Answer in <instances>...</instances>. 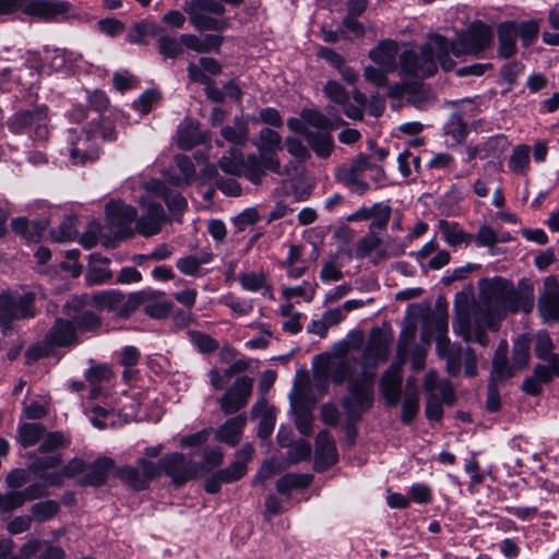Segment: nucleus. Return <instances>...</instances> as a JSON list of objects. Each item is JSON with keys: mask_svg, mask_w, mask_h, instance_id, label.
Returning a JSON list of instances; mask_svg holds the SVG:
<instances>
[{"mask_svg": "<svg viewBox=\"0 0 559 559\" xmlns=\"http://www.w3.org/2000/svg\"><path fill=\"white\" fill-rule=\"evenodd\" d=\"M533 306V287L526 282H479L478 297L468 304V294L459 293L455 298V329L465 341L488 344L485 329H493L508 311L520 309L528 312Z\"/></svg>", "mask_w": 559, "mask_h": 559, "instance_id": "nucleus-1", "label": "nucleus"}, {"mask_svg": "<svg viewBox=\"0 0 559 559\" xmlns=\"http://www.w3.org/2000/svg\"><path fill=\"white\" fill-rule=\"evenodd\" d=\"M357 365V358L347 354L329 358L316 373V378H329L336 385L347 381V395L342 400V407L352 421L360 420L362 414L372 407L374 399V371L361 368L355 374Z\"/></svg>", "mask_w": 559, "mask_h": 559, "instance_id": "nucleus-2", "label": "nucleus"}, {"mask_svg": "<svg viewBox=\"0 0 559 559\" xmlns=\"http://www.w3.org/2000/svg\"><path fill=\"white\" fill-rule=\"evenodd\" d=\"M138 217L134 206L120 200H110L105 205V223L108 234H100V243L107 249H115L119 242L133 238L132 224Z\"/></svg>", "mask_w": 559, "mask_h": 559, "instance_id": "nucleus-3", "label": "nucleus"}, {"mask_svg": "<svg viewBox=\"0 0 559 559\" xmlns=\"http://www.w3.org/2000/svg\"><path fill=\"white\" fill-rule=\"evenodd\" d=\"M83 133L84 138L80 136L70 148V158L74 165L83 166L99 158L100 148L93 141L96 134L106 142H115L118 139L114 121L104 117L93 118L90 129L84 130Z\"/></svg>", "mask_w": 559, "mask_h": 559, "instance_id": "nucleus-4", "label": "nucleus"}, {"mask_svg": "<svg viewBox=\"0 0 559 559\" xmlns=\"http://www.w3.org/2000/svg\"><path fill=\"white\" fill-rule=\"evenodd\" d=\"M69 443L60 431L45 432L37 451L28 453V457L32 459L28 469L32 473H40L58 467L62 463L59 450L67 448Z\"/></svg>", "mask_w": 559, "mask_h": 559, "instance_id": "nucleus-5", "label": "nucleus"}, {"mask_svg": "<svg viewBox=\"0 0 559 559\" xmlns=\"http://www.w3.org/2000/svg\"><path fill=\"white\" fill-rule=\"evenodd\" d=\"M424 390L427 393L426 416L438 421L443 416L442 403L451 406L455 401L453 386L449 380H440L435 370H429L424 378Z\"/></svg>", "mask_w": 559, "mask_h": 559, "instance_id": "nucleus-6", "label": "nucleus"}, {"mask_svg": "<svg viewBox=\"0 0 559 559\" xmlns=\"http://www.w3.org/2000/svg\"><path fill=\"white\" fill-rule=\"evenodd\" d=\"M462 56L480 57L495 43L493 28L483 20L472 21L466 28L455 32Z\"/></svg>", "mask_w": 559, "mask_h": 559, "instance_id": "nucleus-7", "label": "nucleus"}, {"mask_svg": "<svg viewBox=\"0 0 559 559\" xmlns=\"http://www.w3.org/2000/svg\"><path fill=\"white\" fill-rule=\"evenodd\" d=\"M48 107L37 105L29 109L15 112L8 120V129L14 134H31L35 140H46Z\"/></svg>", "mask_w": 559, "mask_h": 559, "instance_id": "nucleus-8", "label": "nucleus"}, {"mask_svg": "<svg viewBox=\"0 0 559 559\" xmlns=\"http://www.w3.org/2000/svg\"><path fill=\"white\" fill-rule=\"evenodd\" d=\"M23 13L48 23H60L79 17L67 0H25Z\"/></svg>", "mask_w": 559, "mask_h": 559, "instance_id": "nucleus-9", "label": "nucleus"}, {"mask_svg": "<svg viewBox=\"0 0 559 559\" xmlns=\"http://www.w3.org/2000/svg\"><path fill=\"white\" fill-rule=\"evenodd\" d=\"M159 476L164 473L176 487L193 479L198 474L197 464L179 452L167 453L157 463Z\"/></svg>", "mask_w": 559, "mask_h": 559, "instance_id": "nucleus-10", "label": "nucleus"}, {"mask_svg": "<svg viewBox=\"0 0 559 559\" xmlns=\"http://www.w3.org/2000/svg\"><path fill=\"white\" fill-rule=\"evenodd\" d=\"M116 476L133 489L144 490L150 481L159 477V467L146 457H139L136 466H122L116 472Z\"/></svg>", "mask_w": 559, "mask_h": 559, "instance_id": "nucleus-11", "label": "nucleus"}, {"mask_svg": "<svg viewBox=\"0 0 559 559\" xmlns=\"http://www.w3.org/2000/svg\"><path fill=\"white\" fill-rule=\"evenodd\" d=\"M296 395L293 401V409L295 414V425L299 433L310 436L312 433L313 415L312 408L317 404V400L308 394V382L295 383Z\"/></svg>", "mask_w": 559, "mask_h": 559, "instance_id": "nucleus-12", "label": "nucleus"}, {"mask_svg": "<svg viewBox=\"0 0 559 559\" xmlns=\"http://www.w3.org/2000/svg\"><path fill=\"white\" fill-rule=\"evenodd\" d=\"M34 295L25 294L14 298L9 294L0 295V324L9 329L13 320L35 317Z\"/></svg>", "mask_w": 559, "mask_h": 559, "instance_id": "nucleus-13", "label": "nucleus"}, {"mask_svg": "<svg viewBox=\"0 0 559 559\" xmlns=\"http://www.w3.org/2000/svg\"><path fill=\"white\" fill-rule=\"evenodd\" d=\"M253 380L248 376L236 379L231 386L217 400L221 411L230 415L242 409L252 393Z\"/></svg>", "mask_w": 559, "mask_h": 559, "instance_id": "nucleus-14", "label": "nucleus"}, {"mask_svg": "<svg viewBox=\"0 0 559 559\" xmlns=\"http://www.w3.org/2000/svg\"><path fill=\"white\" fill-rule=\"evenodd\" d=\"M145 297L146 290L130 294L128 297L116 292H110L97 295L95 300L102 307L117 311V313L122 318H128L136 309L143 307Z\"/></svg>", "mask_w": 559, "mask_h": 559, "instance_id": "nucleus-15", "label": "nucleus"}, {"mask_svg": "<svg viewBox=\"0 0 559 559\" xmlns=\"http://www.w3.org/2000/svg\"><path fill=\"white\" fill-rule=\"evenodd\" d=\"M266 170L273 174H280V158H269L260 153L259 155L249 153L241 164V176L255 186L261 185Z\"/></svg>", "mask_w": 559, "mask_h": 559, "instance_id": "nucleus-16", "label": "nucleus"}, {"mask_svg": "<svg viewBox=\"0 0 559 559\" xmlns=\"http://www.w3.org/2000/svg\"><path fill=\"white\" fill-rule=\"evenodd\" d=\"M50 225L49 217L40 216L29 221L26 216L13 217L10 222L11 230L26 245L39 243Z\"/></svg>", "mask_w": 559, "mask_h": 559, "instance_id": "nucleus-17", "label": "nucleus"}, {"mask_svg": "<svg viewBox=\"0 0 559 559\" xmlns=\"http://www.w3.org/2000/svg\"><path fill=\"white\" fill-rule=\"evenodd\" d=\"M337 449L333 437L326 430H321L316 438L314 469L323 472L337 461Z\"/></svg>", "mask_w": 559, "mask_h": 559, "instance_id": "nucleus-18", "label": "nucleus"}, {"mask_svg": "<svg viewBox=\"0 0 559 559\" xmlns=\"http://www.w3.org/2000/svg\"><path fill=\"white\" fill-rule=\"evenodd\" d=\"M516 21L506 20L497 25V56L500 59L509 60L518 53Z\"/></svg>", "mask_w": 559, "mask_h": 559, "instance_id": "nucleus-19", "label": "nucleus"}, {"mask_svg": "<svg viewBox=\"0 0 559 559\" xmlns=\"http://www.w3.org/2000/svg\"><path fill=\"white\" fill-rule=\"evenodd\" d=\"M254 448L245 443L236 453L234 461L223 469L218 471L221 480L224 484H231L242 478L248 471V463L252 460Z\"/></svg>", "mask_w": 559, "mask_h": 559, "instance_id": "nucleus-20", "label": "nucleus"}, {"mask_svg": "<svg viewBox=\"0 0 559 559\" xmlns=\"http://www.w3.org/2000/svg\"><path fill=\"white\" fill-rule=\"evenodd\" d=\"M388 355L389 341L380 330H373L364 350V362L361 368H368L376 372L377 365L385 361Z\"/></svg>", "mask_w": 559, "mask_h": 559, "instance_id": "nucleus-21", "label": "nucleus"}, {"mask_svg": "<svg viewBox=\"0 0 559 559\" xmlns=\"http://www.w3.org/2000/svg\"><path fill=\"white\" fill-rule=\"evenodd\" d=\"M45 340L52 347H68L79 343L75 325L61 318L56 319Z\"/></svg>", "mask_w": 559, "mask_h": 559, "instance_id": "nucleus-22", "label": "nucleus"}, {"mask_svg": "<svg viewBox=\"0 0 559 559\" xmlns=\"http://www.w3.org/2000/svg\"><path fill=\"white\" fill-rule=\"evenodd\" d=\"M497 271L498 267L496 264H488L484 267L479 263L467 262L453 270H447L440 280H467L469 276H476L478 280H506L501 275L490 276V272Z\"/></svg>", "mask_w": 559, "mask_h": 559, "instance_id": "nucleus-23", "label": "nucleus"}, {"mask_svg": "<svg viewBox=\"0 0 559 559\" xmlns=\"http://www.w3.org/2000/svg\"><path fill=\"white\" fill-rule=\"evenodd\" d=\"M438 227L441 238L452 249L468 248L472 245V233H467L460 223L440 219Z\"/></svg>", "mask_w": 559, "mask_h": 559, "instance_id": "nucleus-24", "label": "nucleus"}, {"mask_svg": "<svg viewBox=\"0 0 559 559\" xmlns=\"http://www.w3.org/2000/svg\"><path fill=\"white\" fill-rule=\"evenodd\" d=\"M382 397L389 406H395L402 392V370L400 366L390 367L380 380Z\"/></svg>", "mask_w": 559, "mask_h": 559, "instance_id": "nucleus-25", "label": "nucleus"}, {"mask_svg": "<svg viewBox=\"0 0 559 559\" xmlns=\"http://www.w3.org/2000/svg\"><path fill=\"white\" fill-rule=\"evenodd\" d=\"M163 32L164 28L154 21L142 19L133 22L129 27L126 35V41L131 45H147L148 38H155Z\"/></svg>", "mask_w": 559, "mask_h": 559, "instance_id": "nucleus-26", "label": "nucleus"}, {"mask_svg": "<svg viewBox=\"0 0 559 559\" xmlns=\"http://www.w3.org/2000/svg\"><path fill=\"white\" fill-rule=\"evenodd\" d=\"M180 41L185 47L198 53H219L224 37L218 34H205L201 39L194 34H181Z\"/></svg>", "mask_w": 559, "mask_h": 559, "instance_id": "nucleus-27", "label": "nucleus"}, {"mask_svg": "<svg viewBox=\"0 0 559 559\" xmlns=\"http://www.w3.org/2000/svg\"><path fill=\"white\" fill-rule=\"evenodd\" d=\"M187 73L192 83L204 85V93L209 100L216 104H223L225 102V93L215 85L214 80L205 74L199 66L189 63Z\"/></svg>", "mask_w": 559, "mask_h": 559, "instance_id": "nucleus-28", "label": "nucleus"}, {"mask_svg": "<svg viewBox=\"0 0 559 559\" xmlns=\"http://www.w3.org/2000/svg\"><path fill=\"white\" fill-rule=\"evenodd\" d=\"M247 423L246 415H237L227 419L215 432V439L230 447L237 445L242 437Z\"/></svg>", "mask_w": 559, "mask_h": 559, "instance_id": "nucleus-29", "label": "nucleus"}, {"mask_svg": "<svg viewBox=\"0 0 559 559\" xmlns=\"http://www.w3.org/2000/svg\"><path fill=\"white\" fill-rule=\"evenodd\" d=\"M546 294L539 298V311L545 320H559L558 282H546Z\"/></svg>", "mask_w": 559, "mask_h": 559, "instance_id": "nucleus-30", "label": "nucleus"}, {"mask_svg": "<svg viewBox=\"0 0 559 559\" xmlns=\"http://www.w3.org/2000/svg\"><path fill=\"white\" fill-rule=\"evenodd\" d=\"M300 117L311 127L321 130L326 131L331 133L333 130H335L338 127L347 126V122L340 116H336L334 119L326 117L324 114H322L318 109H308L305 108Z\"/></svg>", "mask_w": 559, "mask_h": 559, "instance_id": "nucleus-31", "label": "nucleus"}, {"mask_svg": "<svg viewBox=\"0 0 559 559\" xmlns=\"http://www.w3.org/2000/svg\"><path fill=\"white\" fill-rule=\"evenodd\" d=\"M253 144L260 154L269 158H278L277 152L283 150L281 134L271 128H262L258 135V142Z\"/></svg>", "mask_w": 559, "mask_h": 559, "instance_id": "nucleus-32", "label": "nucleus"}, {"mask_svg": "<svg viewBox=\"0 0 559 559\" xmlns=\"http://www.w3.org/2000/svg\"><path fill=\"white\" fill-rule=\"evenodd\" d=\"M173 308V302L164 299L157 292L146 290L143 301V311L152 319L167 318Z\"/></svg>", "mask_w": 559, "mask_h": 559, "instance_id": "nucleus-33", "label": "nucleus"}, {"mask_svg": "<svg viewBox=\"0 0 559 559\" xmlns=\"http://www.w3.org/2000/svg\"><path fill=\"white\" fill-rule=\"evenodd\" d=\"M476 248H487L490 255L501 254L503 251L497 247L499 243V235L492 226L484 223L475 234L472 233V245Z\"/></svg>", "mask_w": 559, "mask_h": 559, "instance_id": "nucleus-34", "label": "nucleus"}, {"mask_svg": "<svg viewBox=\"0 0 559 559\" xmlns=\"http://www.w3.org/2000/svg\"><path fill=\"white\" fill-rule=\"evenodd\" d=\"M191 25L199 32L214 31L224 32L230 26L228 17H214L207 14L186 12Z\"/></svg>", "mask_w": 559, "mask_h": 559, "instance_id": "nucleus-35", "label": "nucleus"}, {"mask_svg": "<svg viewBox=\"0 0 559 559\" xmlns=\"http://www.w3.org/2000/svg\"><path fill=\"white\" fill-rule=\"evenodd\" d=\"M413 96V102H423L426 99V91L421 81H412L394 83L389 86L388 96L392 99H401L404 95Z\"/></svg>", "mask_w": 559, "mask_h": 559, "instance_id": "nucleus-36", "label": "nucleus"}, {"mask_svg": "<svg viewBox=\"0 0 559 559\" xmlns=\"http://www.w3.org/2000/svg\"><path fill=\"white\" fill-rule=\"evenodd\" d=\"M401 74L413 79H425L424 67L420 63L418 52L414 49H405L399 56Z\"/></svg>", "mask_w": 559, "mask_h": 559, "instance_id": "nucleus-37", "label": "nucleus"}, {"mask_svg": "<svg viewBox=\"0 0 559 559\" xmlns=\"http://www.w3.org/2000/svg\"><path fill=\"white\" fill-rule=\"evenodd\" d=\"M399 46L393 39H382L369 51V58L378 66H390L394 62Z\"/></svg>", "mask_w": 559, "mask_h": 559, "instance_id": "nucleus-38", "label": "nucleus"}, {"mask_svg": "<svg viewBox=\"0 0 559 559\" xmlns=\"http://www.w3.org/2000/svg\"><path fill=\"white\" fill-rule=\"evenodd\" d=\"M307 142L314 154L320 158H329L334 150V139L331 133L319 130L308 134Z\"/></svg>", "mask_w": 559, "mask_h": 559, "instance_id": "nucleus-39", "label": "nucleus"}, {"mask_svg": "<svg viewBox=\"0 0 559 559\" xmlns=\"http://www.w3.org/2000/svg\"><path fill=\"white\" fill-rule=\"evenodd\" d=\"M243 146L231 145L228 151L218 159V167L227 175L240 177L241 164L245 159Z\"/></svg>", "mask_w": 559, "mask_h": 559, "instance_id": "nucleus-40", "label": "nucleus"}, {"mask_svg": "<svg viewBox=\"0 0 559 559\" xmlns=\"http://www.w3.org/2000/svg\"><path fill=\"white\" fill-rule=\"evenodd\" d=\"M221 135L224 141L236 146H245L249 138V129L241 117L234 119V126H224L221 129Z\"/></svg>", "mask_w": 559, "mask_h": 559, "instance_id": "nucleus-41", "label": "nucleus"}, {"mask_svg": "<svg viewBox=\"0 0 559 559\" xmlns=\"http://www.w3.org/2000/svg\"><path fill=\"white\" fill-rule=\"evenodd\" d=\"M114 466V461L109 457H98L86 472L84 484L99 487L106 483L108 472Z\"/></svg>", "mask_w": 559, "mask_h": 559, "instance_id": "nucleus-42", "label": "nucleus"}, {"mask_svg": "<svg viewBox=\"0 0 559 559\" xmlns=\"http://www.w3.org/2000/svg\"><path fill=\"white\" fill-rule=\"evenodd\" d=\"M110 260L100 253L88 255V267L84 280H112V271L108 267Z\"/></svg>", "mask_w": 559, "mask_h": 559, "instance_id": "nucleus-43", "label": "nucleus"}, {"mask_svg": "<svg viewBox=\"0 0 559 559\" xmlns=\"http://www.w3.org/2000/svg\"><path fill=\"white\" fill-rule=\"evenodd\" d=\"M46 429L43 424L23 423L17 427V441L23 448H29L39 442Z\"/></svg>", "mask_w": 559, "mask_h": 559, "instance_id": "nucleus-44", "label": "nucleus"}, {"mask_svg": "<svg viewBox=\"0 0 559 559\" xmlns=\"http://www.w3.org/2000/svg\"><path fill=\"white\" fill-rule=\"evenodd\" d=\"M508 343L502 341L495 353L492 358V371L495 376L503 381L512 377L513 374V365L510 366L508 362Z\"/></svg>", "mask_w": 559, "mask_h": 559, "instance_id": "nucleus-45", "label": "nucleus"}, {"mask_svg": "<svg viewBox=\"0 0 559 559\" xmlns=\"http://www.w3.org/2000/svg\"><path fill=\"white\" fill-rule=\"evenodd\" d=\"M79 219L75 215H66L57 228H51L49 234L55 242H67L75 240L78 237L76 224Z\"/></svg>", "mask_w": 559, "mask_h": 559, "instance_id": "nucleus-46", "label": "nucleus"}, {"mask_svg": "<svg viewBox=\"0 0 559 559\" xmlns=\"http://www.w3.org/2000/svg\"><path fill=\"white\" fill-rule=\"evenodd\" d=\"M251 413L253 416L261 417L258 431L259 437L262 439L269 438L274 429L275 419L269 411L267 402L264 399L258 401L253 405Z\"/></svg>", "mask_w": 559, "mask_h": 559, "instance_id": "nucleus-47", "label": "nucleus"}, {"mask_svg": "<svg viewBox=\"0 0 559 559\" xmlns=\"http://www.w3.org/2000/svg\"><path fill=\"white\" fill-rule=\"evenodd\" d=\"M311 481L310 475L288 473L277 480L276 490L281 495L289 496L292 490L307 488Z\"/></svg>", "mask_w": 559, "mask_h": 559, "instance_id": "nucleus-48", "label": "nucleus"}, {"mask_svg": "<svg viewBox=\"0 0 559 559\" xmlns=\"http://www.w3.org/2000/svg\"><path fill=\"white\" fill-rule=\"evenodd\" d=\"M516 34L518 38H520L521 44L524 48L532 47L539 35L540 31V20H527V21H516Z\"/></svg>", "mask_w": 559, "mask_h": 559, "instance_id": "nucleus-49", "label": "nucleus"}, {"mask_svg": "<svg viewBox=\"0 0 559 559\" xmlns=\"http://www.w3.org/2000/svg\"><path fill=\"white\" fill-rule=\"evenodd\" d=\"M223 15L226 11L223 2L218 0H189L183 5V12Z\"/></svg>", "mask_w": 559, "mask_h": 559, "instance_id": "nucleus-50", "label": "nucleus"}, {"mask_svg": "<svg viewBox=\"0 0 559 559\" xmlns=\"http://www.w3.org/2000/svg\"><path fill=\"white\" fill-rule=\"evenodd\" d=\"M157 50L166 59H177L180 55H182L183 44L180 41V38L177 39L174 36L163 34L157 36Z\"/></svg>", "mask_w": 559, "mask_h": 559, "instance_id": "nucleus-51", "label": "nucleus"}, {"mask_svg": "<svg viewBox=\"0 0 559 559\" xmlns=\"http://www.w3.org/2000/svg\"><path fill=\"white\" fill-rule=\"evenodd\" d=\"M508 166L512 173L524 175L530 167V147L525 144L515 146Z\"/></svg>", "mask_w": 559, "mask_h": 559, "instance_id": "nucleus-52", "label": "nucleus"}, {"mask_svg": "<svg viewBox=\"0 0 559 559\" xmlns=\"http://www.w3.org/2000/svg\"><path fill=\"white\" fill-rule=\"evenodd\" d=\"M163 98L162 92L157 88H146L136 99L132 102V108L141 115H148L153 105Z\"/></svg>", "mask_w": 559, "mask_h": 559, "instance_id": "nucleus-53", "label": "nucleus"}, {"mask_svg": "<svg viewBox=\"0 0 559 559\" xmlns=\"http://www.w3.org/2000/svg\"><path fill=\"white\" fill-rule=\"evenodd\" d=\"M206 260L198 259V254H189L187 257L180 258L177 261L178 270L188 276L202 277L205 275L207 270H204L201 265L205 264Z\"/></svg>", "mask_w": 559, "mask_h": 559, "instance_id": "nucleus-54", "label": "nucleus"}, {"mask_svg": "<svg viewBox=\"0 0 559 559\" xmlns=\"http://www.w3.org/2000/svg\"><path fill=\"white\" fill-rule=\"evenodd\" d=\"M418 56L424 67V78H432L438 72V58L433 46L429 43L423 44Z\"/></svg>", "mask_w": 559, "mask_h": 559, "instance_id": "nucleus-55", "label": "nucleus"}, {"mask_svg": "<svg viewBox=\"0 0 559 559\" xmlns=\"http://www.w3.org/2000/svg\"><path fill=\"white\" fill-rule=\"evenodd\" d=\"M369 212L370 218H372L369 226L370 230L385 229L391 218L392 207L389 204L377 202L370 207Z\"/></svg>", "mask_w": 559, "mask_h": 559, "instance_id": "nucleus-56", "label": "nucleus"}, {"mask_svg": "<svg viewBox=\"0 0 559 559\" xmlns=\"http://www.w3.org/2000/svg\"><path fill=\"white\" fill-rule=\"evenodd\" d=\"M60 510V506L55 500H45L34 503L31 507L32 520L43 523L51 520Z\"/></svg>", "mask_w": 559, "mask_h": 559, "instance_id": "nucleus-57", "label": "nucleus"}, {"mask_svg": "<svg viewBox=\"0 0 559 559\" xmlns=\"http://www.w3.org/2000/svg\"><path fill=\"white\" fill-rule=\"evenodd\" d=\"M435 44H436V53L438 57H444L450 53H453L454 57L461 58L463 57L461 53V48L459 45L457 37L455 36L454 39H449L447 36L441 34H435L432 36Z\"/></svg>", "mask_w": 559, "mask_h": 559, "instance_id": "nucleus-58", "label": "nucleus"}, {"mask_svg": "<svg viewBox=\"0 0 559 559\" xmlns=\"http://www.w3.org/2000/svg\"><path fill=\"white\" fill-rule=\"evenodd\" d=\"M546 361L548 365H537L533 371V376L542 384L548 383L554 376L559 377V355H552Z\"/></svg>", "mask_w": 559, "mask_h": 559, "instance_id": "nucleus-59", "label": "nucleus"}, {"mask_svg": "<svg viewBox=\"0 0 559 559\" xmlns=\"http://www.w3.org/2000/svg\"><path fill=\"white\" fill-rule=\"evenodd\" d=\"M73 53L68 52L66 49H53L49 57V67L55 72L68 73L71 70V62Z\"/></svg>", "mask_w": 559, "mask_h": 559, "instance_id": "nucleus-60", "label": "nucleus"}, {"mask_svg": "<svg viewBox=\"0 0 559 559\" xmlns=\"http://www.w3.org/2000/svg\"><path fill=\"white\" fill-rule=\"evenodd\" d=\"M525 66L519 60L504 63L499 71V81L509 85L508 91L516 83L518 76L523 72Z\"/></svg>", "mask_w": 559, "mask_h": 559, "instance_id": "nucleus-61", "label": "nucleus"}, {"mask_svg": "<svg viewBox=\"0 0 559 559\" xmlns=\"http://www.w3.org/2000/svg\"><path fill=\"white\" fill-rule=\"evenodd\" d=\"M86 103L88 110L96 112V118H99L108 109L109 98L102 90L86 91Z\"/></svg>", "mask_w": 559, "mask_h": 559, "instance_id": "nucleus-62", "label": "nucleus"}, {"mask_svg": "<svg viewBox=\"0 0 559 559\" xmlns=\"http://www.w3.org/2000/svg\"><path fill=\"white\" fill-rule=\"evenodd\" d=\"M324 95L333 103L337 105H346L348 103L349 95L345 87L335 80H329L323 86Z\"/></svg>", "mask_w": 559, "mask_h": 559, "instance_id": "nucleus-63", "label": "nucleus"}, {"mask_svg": "<svg viewBox=\"0 0 559 559\" xmlns=\"http://www.w3.org/2000/svg\"><path fill=\"white\" fill-rule=\"evenodd\" d=\"M74 321L75 328L82 332H94L102 326L100 317L92 310H85L81 312L74 317Z\"/></svg>", "mask_w": 559, "mask_h": 559, "instance_id": "nucleus-64", "label": "nucleus"}]
</instances>
